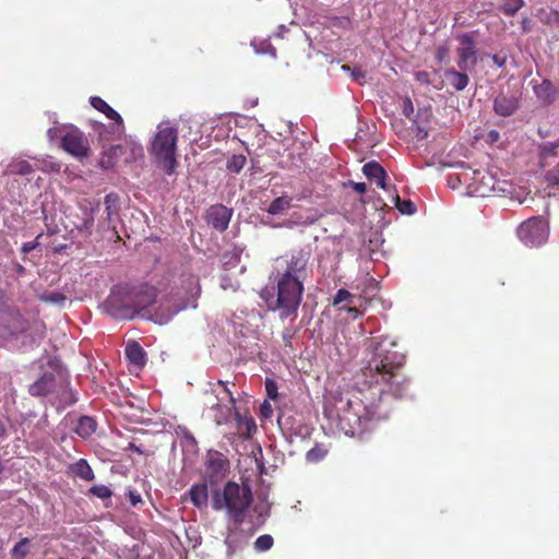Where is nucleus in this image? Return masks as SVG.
I'll list each match as a JSON object with an SVG mask.
<instances>
[{
  "label": "nucleus",
  "instance_id": "nucleus-29",
  "mask_svg": "<svg viewBox=\"0 0 559 559\" xmlns=\"http://www.w3.org/2000/svg\"><path fill=\"white\" fill-rule=\"evenodd\" d=\"M93 225H94V209L91 207L87 212H85V216L82 218V222L76 225V228L81 233H84L86 236H91Z\"/></svg>",
  "mask_w": 559,
  "mask_h": 559
},
{
  "label": "nucleus",
  "instance_id": "nucleus-9",
  "mask_svg": "<svg viewBox=\"0 0 559 559\" xmlns=\"http://www.w3.org/2000/svg\"><path fill=\"white\" fill-rule=\"evenodd\" d=\"M460 46L456 49L459 57L457 68L462 71H471L477 64V50L473 33L457 36Z\"/></svg>",
  "mask_w": 559,
  "mask_h": 559
},
{
  "label": "nucleus",
  "instance_id": "nucleus-47",
  "mask_svg": "<svg viewBox=\"0 0 559 559\" xmlns=\"http://www.w3.org/2000/svg\"><path fill=\"white\" fill-rule=\"evenodd\" d=\"M27 543H28V539H27V538H23V539H21V540H20V542L14 546V548H13V552H14V554L21 552L22 555H24V554H25L24 548H25V546H26V544H27Z\"/></svg>",
  "mask_w": 559,
  "mask_h": 559
},
{
  "label": "nucleus",
  "instance_id": "nucleus-42",
  "mask_svg": "<svg viewBox=\"0 0 559 559\" xmlns=\"http://www.w3.org/2000/svg\"><path fill=\"white\" fill-rule=\"evenodd\" d=\"M265 390L267 393V396L271 400H275L277 397V385L276 382L272 379H266L265 381Z\"/></svg>",
  "mask_w": 559,
  "mask_h": 559
},
{
  "label": "nucleus",
  "instance_id": "nucleus-11",
  "mask_svg": "<svg viewBox=\"0 0 559 559\" xmlns=\"http://www.w3.org/2000/svg\"><path fill=\"white\" fill-rule=\"evenodd\" d=\"M471 180L474 192L478 193L480 197H486L495 191L498 182L496 177L485 169L474 170Z\"/></svg>",
  "mask_w": 559,
  "mask_h": 559
},
{
  "label": "nucleus",
  "instance_id": "nucleus-45",
  "mask_svg": "<svg viewBox=\"0 0 559 559\" xmlns=\"http://www.w3.org/2000/svg\"><path fill=\"white\" fill-rule=\"evenodd\" d=\"M413 112H414L413 103L407 97L404 99V103H403V114L405 117L409 118Z\"/></svg>",
  "mask_w": 559,
  "mask_h": 559
},
{
  "label": "nucleus",
  "instance_id": "nucleus-16",
  "mask_svg": "<svg viewBox=\"0 0 559 559\" xmlns=\"http://www.w3.org/2000/svg\"><path fill=\"white\" fill-rule=\"evenodd\" d=\"M362 173L368 179L376 180L379 188L386 190V171L378 162L371 160L366 163L362 167Z\"/></svg>",
  "mask_w": 559,
  "mask_h": 559
},
{
  "label": "nucleus",
  "instance_id": "nucleus-13",
  "mask_svg": "<svg viewBox=\"0 0 559 559\" xmlns=\"http://www.w3.org/2000/svg\"><path fill=\"white\" fill-rule=\"evenodd\" d=\"M216 385L222 386L224 396L223 397L216 396L217 403L213 404L212 407L213 408L214 407L222 408L223 406L221 405V402H223L224 400H227V402H228V405L224 406L225 413L222 414L219 417H216V423L219 425V424L226 423L228 420L229 416L231 415V411L235 408L236 400H235L233 393L230 392V390L227 388L226 381L218 380L216 382Z\"/></svg>",
  "mask_w": 559,
  "mask_h": 559
},
{
  "label": "nucleus",
  "instance_id": "nucleus-30",
  "mask_svg": "<svg viewBox=\"0 0 559 559\" xmlns=\"http://www.w3.org/2000/svg\"><path fill=\"white\" fill-rule=\"evenodd\" d=\"M246 156L242 154L233 155L227 159L226 167L229 171L240 173L246 165Z\"/></svg>",
  "mask_w": 559,
  "mask_h": 559
},
{
  "label": "nucleus",
  "instance_id": "nucleus-36",
  "mask_svg": "<svg viewBox=\"0 0 559 559\" xmlns=\"http://www.w3.org/2000/svg\"><path fill=\"white\" fill-rule=\"evenodd\" d=\"M90 492L99 499H108L112 496L111 489L106 485H94L90 488Z\"/></svg>",
  "mask_w": 559,
  "mask_h": 559
},
{
  "label": "nucleus",
  "instance_id": "nucleus-52",
  "mask_svg": "<svg viewBox=\"0 0 559 559\" xmlns=\"http://www.w3.org/2000/svg\"><path fill=\"white\" fill-rule=\"evenodd\" d=\"M46 167L49 168L51 171H55V173H59L60 169H61V165L58 164V163H55V162H50L49 165H47Z\"/></svg>",
  "mask_w": 559,
  "mask_h": 559
},
{
  "label": "nucleus",
  "instance_id": "nucleus-28",
  "mask_svg": "<svg viewBox=\"0 0 559 559\" xmlns=\"http://www.w3.org/2000/svg\"><path fill=\"white\" fill-rule=\"evenodd\" d=\"M292 205V198L282 195L271 202L267 209V213L271 215H277L288 210Z\"/></svg>",
  "mask_w": 559,
  "mask_h": 559
},
{
  "label": "nucleus",
  "instance_id": "nucleus-38",
  "mask_svg": "<svg viewBox=\"0 0 559 559\" xmlns=\"http://www.w3.org/2000/svg\"><path fill=\"white\" fill-rule=\"evenodd\" d=\"M545 181L548 187L559 186V165L554 169L547 171V174L545 175Z\"/></svg>",
  "mask_w": 559,
  "mask_h": 559
},
{
  "label": "nucleus",
  "instance_id": "nucleus-20",
  "mask_svg": "<svg viewBox=\"0 0 559 559\" xmlns=\"http://www.w3.org/2000/svg\"><path fill=\"white\" fill-rule=\"evenodd\" d=\"M467 71L456 70L454 68L448 69L444 75L449 84L457 92L463 91L469 83Z\"/></svg>",
  "mask_w": 559,
  "mask_h": 559
},
{
  "label": "nucleus",
  "instance_id": "nucleus-39",
  "mask_svg": "<svg viewBox=\"0 0 559 559\" xmlns=\"http://www.w3.org/2000/svg\"><path fill=\"white\" fill-rule=\"evenodd\" d=\"M41 299L44 301L51 302V304H63L66 300V296L61 293L51 292V293L44 294Z\"/></svg>",
  "mask_w": 559,
  "mask_h": 559
},
{
  "label": "nucleus",
  "instance_id": "nucleus-55",
  "mask_svg": "<svg viewBox=\"0 0 559 559\" xmlns=\"http://www.w3.org/2000/svg\"><path fill=\"white\" fill-rule=\"evenodd\" d=\"M221 286H222V288H224V289H227L228 287H231V285H229V284H225V283H222V285H221Z\"/></svg>",
  "mask_w": 559,
  "mask_h": 559
},
{
  "label": "nucleus",
  "instance_id": "nucleus-19",
  "mask_svg": "<svg viewBox=\"0 0 559 559\" xmlns=\"http://www.w3.org/2000/svg\"><path fill=\"white\" fill-rule=\"evenodd\" d=\"M190 500L198 509H204L209 502V489L205 483L194 484L189 490Z\"/></svg>",
  "mask_w": 559,
  "mask_h": 559
},
{
  "label": "nucleus",
  "instance_id": "nucleus-46",
  "mask_svg": "<svg viewBox=\"0 0 559 559\" xmlns=\"http://www.w3.org/2000/svg\"><path fill=\"white\" fill-rule=\"evenodd\" d=\"M128 497H129L130 503L133 507H135L138 503L142 502L141 496L136 491H133V490L129 491Z\"/></svg>",
  "mask_w": 559,
  "mask_h": 559
},
{
  "label": "nucleus",
  "instance_id": "nucleus-5",
  "mask_svg": "<svg viewBox=\"0 0 559 559\" xmlns=\"http://www.w3.org/2000/svg\"><path fill=\"white\" fill-rule=\"evenodd\" d=\"M177 140V129L167 123H162L158 126L151 143L150 154L156 165L167 175H173L178 166L176 157Z\"/></svg>",
  "mask_w": 559,
  "mask_h": 559
},
{
  "label": "nucleus",
  "instance_id": "nucleus-54",
  "mask_svg": "<svg viewBox=\"0 0 559 559\" xmlns=\"http://www.w3.org/2000/svg\"><path fill=\"white\" fill-rule=\"evenodd\" d=\"M488 138L491 140V141H498L499 139V132L496 131V130H491L488 134Z\"/></svg>",
  "mask_w": 559,
  "mask_h": 559
},
{
  "label": "nucleus",
  "instance_id": "nucleus-33",
  "mask_svg": "<svg viewBox=\"0 0 559 559\" xmlns=\"http://www.w3.org/2000/svg\"><path fill=\"white\" fill-rule=\"evenodd\" d=\"M395 206L402 214L412 215L416 212V205L411 200H401L396 194L394 197Z\"/></svg>",
  "mask_w": 559,
  "mask_h": 559
},
{
  "label": "nucleus",
  "instance_id": "nucleus-32",
  "mask_svg": "<svg viewBox=\"0 0 559 559\" xmlns=\"http://www.w3.org/2000/svg\"><path fill=\"white\" fill-rule=\"evenodd\" d=\"M11 173L16 175H29L34 171L33 166L25 159L13 162L10 165Z\"/></svg>",
  "mask_w": 559,
  "mask_h": 559
},
{
  "label": "nucleus",
  "instance_id": "nucleus-49",
  "mask_svg": "<svg viewBox=\"0 0 559 559\" xmlns=\"http://www.w3.org/2000/svg\"><path fill=\"white\" fill-rule=\"evenodd\" d=\"M353 189L357 192V193H365L367 191V186L365 182H354L353 183Z\"/></svg>",
  "mask_w": 559,
  "mask_h": 559
},
{
  "label": "nucleus",
  "instance_id": "nucleus-3",
  "mask_svg": "<svg viewBox=\"0 0 559 559\" xmlns=\"http://www.w3.org/2000/svg\"><path fill=\"white\" fill-rule=\"evenodd\" d=\"M275 287H265L260 292V297L267 304L269 309L277 310L282 319L297 317L304 293L301 278L273 276Z\"/></svg>",
  "mask_w": 559,
  "mask_h": 559
},
{
  "label": "nucleus",
  "instance_id": "nucleus-21",
  "mask_svg": "<svg viewBox=\"0 0 559 559\" xmlns=\"http://www.w3.org/2000/svg\"><path fill=\"white\" fill-rule=\"evenodd\" d=\"M68 474L72 477H79L86 481H92L95 478L94 472L86 460L80 459L69 466Z\"/></svg>",
  "mask_w": 559,
  "mask_h": 559
},
{
  "label": "nucleus",
  "instance_id": "nucleus-4",
  "mask_svg": "<svg viewBox=\"0 0 559 559\" xmlns=\"http://www.w3.org/2000/svg\"><path fill=\"white\" fill-rule=\"evenodd\" d=\"M211 501L213 510L224 511L229 520L240 525L253 502V493L249 484L228 480L223 489L212 492Z\"/></svg>",
  "mask_w": 559,
  "mask_h": 559
},
{
  "label": "nucleus",
  "instance_id": "nucleus-6",
  "mask_svg": "<svg viewBox=\"0 0 559 559\" xmlns=\"http://www.w3.org/2000/svg\"><path fill=\"white\" fill-rule=\"evenodd\" d=\"M308 261L309 254L304 250L292 251L275 260L272 276L284 277V275H287L289 278H300L306 271Z\"/></svg>",
  "mask_w": 559,
  "mask_h": 559
},
{
  "label": "nucleus",
  "instance_id": "nucleus-24",
  "mask_svg": "<svg viewBox=\"0 0 559 559\" xmlns=\"http://www.w3.org/2000/svg\"><path fill=\"white\" fill-rule=\"evenodd\" d=\"M235 420L237 430L241 436L250 438L257 431L254 419L251 416H242L240 413L235 412Z\"/></svg>",
  "mask_w": 559,
  "mask_h": 559
},
{
  "label": "nucleus",
  "instance_id": "nucleus-17",
  "mask_svg": "<svg viewBox=\"0 0 559 559\" xmlns=\"http://www.w3.org/2000/svg\"><path fill=\"white\" fill-rule=\"evenodd\" d=\"M247 540L240 534H229L225 539V545L227 547V558L228 559H242L241 552L246 547Z\"/></svg>",
  "mask_w": 559,
  "mask_h": 559
},
{
  "label": "nucleus",
  "instance_id": "nucleus-14",
  "mask_svg": "<svg viewBox=\"0 0 559 559\" xmlns=\"http://www.w3.org/2000/svg\"><path fill=\"white\" fill-rule=\"evenodd\" d=\"M519 108V100L515 96L499 94L493 100V110L498 116L509 117Z\"/></svg>",
  "mask_w": 559,
  "mask_h": 559
},
{
  "label": "nucleus",
  "instance_id": "nucleus-10",
  "mask_svg": "<svg viewBox=\"0 0 559 559\" xmlns=\"http://www.w3.org/2000/svg\"><path fill=\"white\" fill-rule=\"evenodd\" d=\"M205 471L212 483L217 481L229 472V461L218 451H209L205 460Z\"/></svg>",
  "mask_w": 559,
  "mask_h": 559
},
{
  "label": "nucleus",
  "instance_id": "nucleus-2",
  "mask_svg": "<svg viewBox=\"0 0 559 559\" xmlns=\"http://www.w3.org/2000/svg\"><path fill=\"white\" fill-rule=\"evenodd\" d=\"M157 289L142 283L138 285H119L106 300V307L112 316L132 319L135 316H151L150 307L156 302Z\"/></svg>",
  "mask_w": 559,
  "mask_h": 559
},
{
  "label": "nucleus",
  "instance_id": "nucleus-44",
  "mask_svg": "<svg viewBox=\"0 0 559 559\" xmlns=\"http://www.w3.org/2000/svg\"><path fill=\"white\" fill-rule=\"evenodd\" d=\"M260 414L261 416H263L264 418H270L273 414V408H272V405L267 402V401H264L261 406H260Z\"/></svg>",
  "mask_w": 559,
  "mask_h": 559
},
{
  "label": "nucleus",
  "instance_id": "nucleus-41",
  "mask_svg": "<svg viewBox=\"0 0 559 559\" xmlns=\"http://www.w3.org/2000/svg\"><path fill=\"white\" fill-rule=\"evenodd\" d=\"M350 299H352V294L347 289L341 288L336 292V294L334 296L333 305H338L346 300L350 301Z\"/></svg>",
  "mask_w": 559,
  "mask_h": 559
},
{
  "label": "nucleus",
  "instance_id": "nucleus-15",
  "mask_svg": "<svg viewBox=\"0 0 559 559\" xmlns=\"http://www.w3.org/2000/svg\"><path fill=\"white\" fill-rule=\"evenodd\" d=\"M90 103L93 108L103 112L108 119L115 122L118 132L122 131L123 120L121 116L114 108H111L102 97L92 96L90 98Z\"/></svg>",
  "mask_w": 559,
  "mask_h": 559
},
{
  "label": "nucleus",
  "instance_id": "nucleus-27",
  "mask_svg": "<svg viewBox=\"0 0 559 559\" xmlns=\"http://www.w3.org/2000/svg\"><path fill=\"white\" fill-rule=\"evenodd\" d=\"M182 283H185V290L187 297H195L200 294L201 287L199 285V278L197 275L192 273H183L182 275Z\"/></svg>",
  "mask_w": 559,
  "mask_h": 559
},
{
  "label": "nucleus",
  "instance_id": "nucleus-22",
  "mask_svg": "<svg viewBox=\"0 0 559 559\" xmlns=\"http://www.w3.org/2000/svg\"><path fill=\"white\" fill-rule=\"evenodd\" d=\"M124 354L129 361L138 367H143L146 362L145 352L135 341L129 342L126 345Z\"/></svg>",
  "mask_w": 559,
  "mask_h": 559
},
{
  "label": "nucleus",
  "instance_id": "nucleus-48",
  "mask_svg": "<svg viewBox=\"0 0 559 559\" xmlns=\"http://www.w3.org/2000/svg\"><path fill=\"white\" fill-rule=\"evenodd\" d=\"M37 245H38L37 241L25 242L22 247V252L28 253V252L33 251L37 247Z\"/></svg>",
  "mask_w": 559,
  "mask_h": 559
},
{
  "label": "nucleus",
  "instance_id": "nucleus-1",
  "mask_svg": "<svg viewBox=\"0 0 559 559\" xmlns=\"http://www.w3.org/2000/svg\"><path fill=\"white\" fill-rule=\"evenodd\" d=\"M405 356L397 350L377 346L368 365L361 370L360 385L333 396L325 413L334 418L336 428L346 436H355L368 428L373 420L385 418L381 411V395L390 393L402 397L407 391L408 379L403 373Z\"/></svg>",
  "mask_w": 559,
  "mask_h": 559
},
{
  "label": "nucleus",
  "instance_id": "nucleus-26",
  "mask_svg": "<svg viewBox=\"0 0 559 559\" xmlns=\"http://www.w3.org/2000/svg\"><path fill=\"white\" fill-rule=\"evenodd\" d=\"M96 430V421L90 416L79 418L75 432L83 439L90 438Z\"/></svg>",
  "mask_w": 559,
  "mask_h": 559
},
{
  "label": "nucleus",
  "instance_id": "nucleus-40",
  "mask_svg": "<svg viewBox=\"0 0 559 559\" xmlns=\"http://www.w3.org/2000/svg\"><path fill=\"white\" fill-rule=\"evenodd\" d=\"M449 56H450V49L447 45H440L438 46V48L436 49V53H435V57H436V60L440 63L447 61L449 59Z\"/></svg>",
  "mask_w": 559,
  "mask_h": 559
},
{
  "label": "nucleus",
  "instance_id": "nucleus-37",
  "mask_svg": "<svg viewBox=\"0 0 559 559\" xmlns=\"http://www.w3.org/2000/svg\"><path fill=\"white\" fill-rule=\"evenodd\" d=\"M328 453V450L323 447L316 445L307 452V460L309 462H319L321 461Z\"/></svg>",
  "mask_w": 559,
  "mask_h": 559
},
{
  "label": "nucleus",
  "instance_id": "nucleus-7",
  "mask_svg": "<svg viewBox=\"0 0 559 559\" xmlns=\"http://www.w3.org/2000/svg\"><path fill=\"white\" fill-rule=\"evenodd\" d=\"M549 236L547 221L542 216H534L523 222L518 228V237L528 247L544 245Z\"/></svg>",
  "mask_w": 559,
  "mask_h": 559
},
{
  "label": "nucleus",
  "instance_id": "nucleus-18",
  "mask_svg": "<svg viewBox=\"0 0 559 559\" xmlns=\"http://www.w3.org/2000/svg\"><path fill=\"white\" fill-rule=\"evenodd\" d=\"M56 379L52 373H45L29 386V393L33 396H45L52 391Z\"/></svg>",
  "mask_w": 559,
  "mask_h": 559
},
{
  "label": "nucleus",
  "instance_id": "nucleus-35",
  "mask_svg": "<svg viewBox=\"0 0 559 559\" xmlns=\"http://www.w3.org/2000/svg\"><path fill=\"white\" fill-rule=\"evenodd\" d=\"M273 537L269 534L259 536L254 542V548L258 551H266L273 546Z\"/></svg>",
  "mask_w": 559,
  "mask_h": 559
},
{
  "label": "nucleus",
  "instance_id": "nucleus-34",
  "mask_svg": "<svg viewBox=\"0 0 559 559\" xmlns=\"http://www.w3.org/2000/svg\"><path fill=\"white\" fill-rule=\"evenodd\" d=\"M118 195L115 193H109L105 197V207L107 212L108 219L111 218V215L117 213V203H118Z\"/></svg>",
  "mask_w": 559,
  "mask_h": 559
},
{
  "label": "nucleus",
  "instance_id": "nucleus-51",
  "mask_svg": "<svg viewBox=\"0 0 559 559\" xmlns=\"http://www.w3.org/2000/svg\"><path fill=\"white\" fill-rule=\"evenodd\" d=\"M559 144H549L547 146L544 147V150L550 154V155H555L556 154V150L558 148Z\"/></svg>",
  "mask_w": 559,
  "mask_h": 559
},
{
  "label": "nucleus",
  "instance_id": "nucleus-12",
  "mask_svg": "<svg viewBox=\"0 0 559 559\" xmlns=\"http://www.w3.org/2000/svg\"><path fill=\"white\" fill-rule=\"evenodd\" d=\"M231 211L223 204L212 205L206 212V222L218 231L227 229Z\"/></svg>",
  "mask_w": 559,
  "mask_h": 559
},
{
  "label": "nucleus",
  "instance_id": "nucleus-50",
  "mask_svg": "<svg viewBox=\"0 0 559 559\" xmlns=\"http://www.w3.org/2000/svg\"><path fill=\"white\" fill-rule=\"evenodd\" d=\"M416 79L419 82L429 83V74L427 72H425V71L417 72L416 73Z\"/></svg>",
  "mask_w": 559,
  "mask_h": 559
},
{
  "label": "nucleus",
  "instance_id": "nucleus-43",
  "mask_svg": "<svg viewBox=\"0 0 559 559\" xmlns=\"http://www.w3.org/2000/svg\"><path fill=\"white\" fill-rule=\"evenodd\" d=\"M342 70H344V71H352V76L355 80H359V79H364L365 78V72L360 68H354L352 70L349 66L344 64V66H342Z\"/></svg>",
  "mask_w": 559,
  "mask_h": 559
},
{
  "label": "nucleus",
  "instance_id": "nucleus-56",
  "mask_svg": "<svg viewBox=\"0 0 559 559\" xmlns=\"http://www.w3.org/2000/svg\"><path fill=\"white\" fill-rule=\"evenodd\" d=\"M348 311L349 312H357V310L355 308H349Z\"/></svg>",
  "mask_w": 559,
  "mask_h": 559
},
{
  "label": "nucleus",
  "instance_id": "nucleus-8",
  "mask_svg": "<svg viewBox=\"0 0 559 559\" xmlns=\"http://www.w3.org/2000/svg\"><path fill=\"white\" fill-rule=\"evenodd\" d=\"M61 147L70 155L83 159L90 154V142L78 128L71 127L61 138Z\"/></svg>",
  "mask_w": 559,
  "mask_h": 559
},
{
  "label": "nucleus",
  "instance_id": "nucleus-53",
  "mask_svg": "<svg viewBox=\"0 0 559 559\" xmlns=\"http://www.w3.org/2000/svg\"><path fill=\"white\" fill-rule=\"evenodd\" d=\"M492 60L496 64H498L499 67H503L504 66V62H506V59L504 58H500L498 55H493L492 56Z\"/></svg>",
  "mask_w": 559,
  "mask_h": 559
},
{
  "label": "nucleus",
  "instance_id": "nucleus-31",
  "mask_svg": "<svg viewBox=\"0 0 559 559\" xmlns=\"http://www.w3.org/2000/svg\"><path fill=\"white\" fill-rule=\"evenodd\" d=\"M524 5L523 0H503L500 10L508 16L514 15Z\"/></svg>",
  "mask_w": 559,
  "mask_h": 559
},
{
  "label": "nucleus",
  "instance_id": "nucleus-23",
  "mask_svg": "<svg viewBox=\"0 0 559 559\" xmlns=\"http://www.w3.org/2000/svg\"><path fill=\"white\" fill-rule=\"evenodd\" d=\"M534 93L538 99L550 104L556 98L557 90L549 80H543L542 83L534 85Z\"/></svg>",
  "mask_w": 559,
  "mask_h": 559
},
{
  "label": "nucleus",
  "instance_id": "nucleus-25",
  "mask_svg": "<svg viewBox=\"0 0 559 559\" xmlns=\"http://www.w3.org/2000/svg\"><path fill=\"white\" fill-rule=\"evenodd\" d=\"M186 307L185 302H180L178 305H175L173 307H169L167 309H164V306L160 305L158 309L154 313V320L155 322L159 324L167 323L171 318L178 313L180 310H182Z\"/></svg>",
  "mask_w": 559,
  "mask_h": 559
}]
</instances>
